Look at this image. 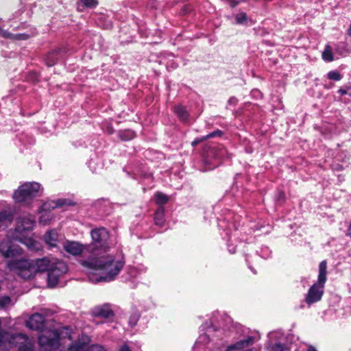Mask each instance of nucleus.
<instances>
[{
	"instance_id": "nucleus-1",
	"label": "nucleus",
	"mask_w": 351,
	"mask_h": 351,
	"mask_svg": "<svg viewBox=\"0 0 351 351\" xmlns=\"http://www.w3.org/2000/svg\"><path fill=\"white\" fill-rule=\"evenodd\" d=\"M81 264L88 270L98 272V274H92L88 276L90 281L97 283L114 280L123 269L125 261L122 258L107 255L90 256L87 260L82 261Z\"/></svg>"
},
{
	"instance_id": "nucleus-2",
	"label": "nucleus",
	"mask_w": 351,
	"mask_h": 351,
	"mask_svg": "<svg viewBox=\"0 0 351 351\" xmlns=\"http://www.w3.org/2000/svg\"><path fill=\"white\" fill-rule=\"evenodd\" d=\"M56 259L54 257L47 256L36 259L34 262L25 259L14 260L8 263V267L10 271L22 278L29 279L34 276L36 271L47 272Z\"/></svg>"
},
{
	"instance_id": "nucleus-3",
	"label": "nucleus",
	"mask_w": 351,
	"mask_h": 351,
	"mask_svg": "<svg viewBox=\"0 0 351 351\" xmlns=\"http://www.w3.org/2000/svg\"><path fill=\"white\" fill-rule=\"evenodd\" d=\"M327 262L322 261L319 265V275L317 282L314 283L308 289L305 297V302L311 305L319 302L324 294V285L327 280Z\"/></svg>"
},
{
	"instance_id": "nucleus-4",
	"label": "nucleus",
	"mask_w": 351,
	"mask_h": 351,
	"mask_svg": "<svg viewBox=\"0 0 351 351\" xmlns=\"http://www.w3.org/2000/svg\"><path fill=\"white\" fill-rule=\"evenodd\" d=\"M91 243L86 245V251L91 254L90 256H96L109 249V233L104 228L92 230Z\"/></svg>"
},
{
	"instance_id": "nucleus-5",
	"label": "nucleus",
	"mask_w": 351,
	"mask_h": 351,
	"mask_svg": "<svg viewBox=\"0 0 351 351\" xmlns=\"http://www.w3.org/2000/svg\"><path fill=\"white\" fill-rule=\"evenodd\" d=\"M40 184L38 182H27L22 184L13 195L18 202H28L40 195Z\"/></svg>"
},
{
	"instance_id": "nucleus-6",
	"label": "nucleus",
	"mask_w": 351,
	"mask_h": 351,
	"mask_svg": "<svg viewBox=\"0 0 351 351\" xmlns=\"http://www.w3.org/2000/svg\"><path fill=\"white\" fill-rule=\"evenodd\" d=\"M53 266L49 267L47 271V282L50 287H55L59 282V280L68 271L66 264L58 259L53 262Z\"/></svg>"
},
{
	"instance_id": "nucleus-7",
	"label": "nucleus",
	"mask_w": 351,
	"mask_h": 351,
	"mask_svg": "<svg viewBox=\"0 0 351 351\" xmlns=\"http://www.w3.org/2000/svg\"><path fill=\"white\" fill-rule=\"evenodd\" d=\"M62 205L63 202H62L61 200H58L57 202H50L43 204L40 210L41 215L39 218V223H43V225L47 224L53 217L49 210L62 206Z\"/></svg>"
},
{
	"instance_id": "nucleus-8",
	"label": "nucleus",
	"mask_w": 351,
	"mask_h": 351,
	"mask_svg": "<svg viewBox=\"0 0 351 351\" xmlns=\"http://www.w3.org/2000/svg\"><path fill=\"white\" fill-rule=\"evenodd\" d=\"M16 340L14 346L18 348V351H35L32 339L22 333H16Z\"/></svg>"
},
{
	"instance_id": "nucleus-9",
	"label": "nucleus",
	"mask_w": 351,
	"mask_h": 351,
	"mask_svg": "<svg viewBox=\"0 0 351 351\" xmlns=\"http://www.w3.org/2000/svg\"><path fill=\"white\" fill-rule=\"evenodd\" d=\"M35 224L34 217L29 215L27 216L21 217L19 219L16 227V230L20 234H23L27 231H30L33 229Z\"/></svg>"
},
{
	"instance_id": "nucleus-10",
	"label": "nucleus",
	"mask_w": 351,
	"mask_h": 351,
	"mask_svg": "<svg viewBox=\"0 0 351 351\" xmlns=\"http://www.w3.org/2000/svg\"><path fill=\"white\" fill-rule=\"evenodd\" d=\"M63 248L66 252L73 256H78L87 252L86 245H83L77 241H66L63 243Z\"/></svg>"
},
{
	"instance_id": "nucleus-11",
	"label": "nucleus",
	"mask_w": 351,
	"mask_h": 351,
	"mask_svg": "<svg viewBox=\"0 0 351 351\" xmlns=\"http://www.w3.org/2000/svg\"><path fill=\"white\" fill-rule=\"evenodd\" d=\"M16 334H11L8 332L0 331V349L6 350L14 345L16 340Z\"/></svg>"
},
{
	"instance_id": "nucleus-12",
	"label": "nucleus",
	"mask_w": 351,
	"mask_h": 351,
	"mask_svg": "<svg viewBox=\"0 0 351 351\" xmlns=\"http://www.w3.org/2000/svg\"><path fill=\"white\" fill-rule=\"evenodd\" d=\"M45 317L40 313L32 315L27 322V326L32 330H38L43 328Z\"/></svg>"
},
{
	"instance_id": "nucleus-13",
	"label": "nucleus",
	"mask_w": 351,
	"mask_h": 351,
	"mask_svg": "<svg viewBox=\"0 0 351 351\" xmlns=\"http://www.w3.org/2000/svg\"><path fill=\"white\" fill-rule=\"evenodd\" d=\"M0 252L5 257H12L18 253L16 248L14 247L12 241L9 239H4L0 243Z\"/></svg>"
},
{
	"instance_id": "nucleus-14",
	"label": "nucleus",
	"mask_w": 351,
	"mask_h": 351,
	"mask_svg": "<svg viewBox=\"0 0 351 351\" xmlns=\"http://www.w3.org/2000/svg\"><path fill=\"white\" fill-rule=\"evenodd\" d=\"M93 314L96 317L109 318L114 315V313L109 304H104L94 308Z\"/></svg>"
},
{
	"instance_id": "nucleus-15",
	"label": "nucleus",
	"mask_w": 351,
	"mask_h": 351,
	"mask_svg": "<svg viewBox=\"0 0 351 351\" xmlns=\"http://www.w3.org/2000/svg\"><path fill=\"white\" fill-rule=\"evenodd\" d=\"M0 36L5 38L14 40H25L29 38V35L27 34H12L6 30H3L0 27Z\"/></svg>"
},
{
	"instance_id": "nucleus-16",
	"label": "nucleus",
	"mask_w": 351,
	"mask_h": 351,
	"mask_svg": "<svg viewBox=\"0 0 351 351\" xmlns=\"http://www.w3.org/2000/svg\"><path fill=\"white\" fill-rule=\"evenodd\" d=\"M44 239L50 247H56L58 241V233L55 230L48 231L44 236Z\"/></svg>"
},
{
	"instance_id": "nucleus-17",
	"label": "nucleus",
	"mask_w": 351,
	"mask_h": 351,
	"mask_svg": "<svg viewBox=\"0 0 351 351\" xmlns=\"http://www.w3.org/2000/svg\"><path fill=\"white\" fill-rule=\"evenodd\" d=\"M13 213L10 210H0V228L7 226L13 221Z\"/></svg>"
},
{
	"instance_id": "nucleus-18",
	"label": "nucleus",
	"mask_w": 351,
	"mask_h": 351,
	"mask_svg": "<svg viewBox=\"0 0 351 351\" xmlns=\"http://www.w3.org/2000/svg\"><path fill=\"white\" fill-rule=\"evenodd\" d=\"M254 342V338L252 337H249L246 339L241 340L234 345L230 346L228 347V351H232L233 350H239L243 348L245 346H247L252 344Z\"/></svg>"
},
{
	"instance_id": "nucleus-19",
	"label": "nucleus",
	"mask_w": 351,
	"mask_h": 351,
	"mask_svg": "<svg viewBox=\"0 0 351 351\" xmlns=\"http://www.w3.org/2000/svg\"><path fill=\"white\" fill-rule=\"evenodd\" d=\"M174 112L183 121L187 120L189 114L186 108L182 106H177L174 108Z\"/></svg>"
},
{
	"instance_id": "nucleus-20",
	"label": "nucleus",
	"mask_w": 351,
	"mask_h": 351,
	"mask_svg": "<svg viewBox=\"0 0 351 351\" xmlns=\"http://www.w3.org/2000/svg\"><path fill=\"white\" fill-rule=\"evenodd\" d=\"M322 58L326 62H332L334 60L332 47L328 45L322 52Z\"/></svg>"
},
{
	"instance_id": "nucleus-21",
	"label": "nucleus",
	"mask_w": 351,
	"mask_h": 351,
	"mask_svg": "<svg viewBox=\"0 0 351 351\" xmlns=\"http://www.w3.org/2000/svg\"><path fill=\"white\" fill-rule=\"evenodd\" d=\"M58 51L49 53L46 58V62L49 66L53 65L58 60Z\"/></svg>"
},
{
	"instance_id": "nucleus-22",
	"label": "nucleus",
	"mask_w": 351,
	"mask_h": 351,
	"mask_svg": "<svg viewBox=\"0 0 351 351\" xmlns=\"http://www.w3.org/2000/svg\"><path fill=\"white\" fill-rule=\"evenodd\" d=\"M155 223L156 225L162 227L164 224V210L163 209L158 210L155 213L154 217Z\"/></svg>"
},
{
	"instance_id": "nucleus-23",
	"label": "nucleus",
	"mask_w": 351,
	"mask_h": 351,
	"mask_svg": "<svg viewBox=\"0 0 351 351\" xmlns=\"http://www.w3.org/2000/svg\"><path fill=\"white\" fill-rule=\"evenodd\" d=\"M156 196V202L157 204L162 205L166 204L169 201V197L164 193L160 192H158L155 195Z\"/></svg>"
},
{
	"instance_id": "nucleus-24",
	"label": "nucleus",
	"mask_w": 351,
	"mask_h": 351,
	"mask_svg": "<svg viewBox=\"0 0 351 351\" xmlns=\"http://www.w3.org/2000/svg\"><path fill=\"white\" fill-rule=\"evenodd\" d=\"M268 351H287L285 346L281 343H270L267 346Z\"/></svg>"
},
{
	"instance_id": "nucleus-25",
	"label": "nucleus",
	"mask_w": 351,
	"mask_h": 351,
	"mask_svg": "<svg viewBox=\"0 0 351 351\" xmlns=\"http://www.w3.org/2000/svg\"><path fill=\"white\" fill-rule=\"evenodd\" d=\"M134 133L132 131H124L120 132L119 136L123 141H129L134 137Z\"/></svg>"
},
{
	"instance_id": "nucleus-26",
	"label": "nucleus",
	"mask_w": 351,
	"mask_h": 351,
	"mask_svg": "<svg viewBox=\"0 0 351 351\" xmlns=\"http://www.w3.org/2000/svg\"><path fill=\"white\" fill-rule=\"evenodd\" d=\"M139 313L138 312H134L130 315L129 318V324L130 326L134 327L136 325L138 319H139Z\"/></svg>"
},
{
	"instance_id": "nucleus-27",
	"label": "nucleus",
	"mask_w": 351,
	"mask_h": 351,
	"mask_svg": "<svg viewBox=\"0 0 351 351\" xmlns=\"http://www.w3.org/2000/svg\"><path fill=\"white\" fill-rule=\"evenodd\" d=\"M11 302V299L8 296L0 297V309L5 308L10 305Z\"/></svg>"
},
{
	"instance_id": "nucleus-28",
	"label": "nucleus",
	"mask_w": 351,
	"mask_h": 351,
	"mask_svg": "<svg viewBox=\"0 0 351 351\" xmlns=\"http://www.w3.org/2000/svg\"><path fill=\"white\" fill-rule=\"evenodd\" d=\"M328 79L334 81H339L341 79L340 73L335 71H331L328 73Z\"/></svg>"
},
{
	"instance_id": "nucleus-29",
	"label": "nucleus",
	"mask_w": 351,
	"mask_h": 351,
	"mask_svg": "<svg viewBox=\"0 0 351 351\" xmlns=\"http://www.w3.org/2000/svg\"><path fill=\"white\" fill-rule=\"evenodd\" d=\"M82 3L88 8L95 7L98 2L97 0H81Z\"/></svg>"
},
{
	"instance_id": "nucleus-30",
	"label": "nucleus",
	"mask_w": 351,
	"mask_h": 351,
	"mask_svg": "<svg viewBox=\"0 0 351 351\" xmlns=\"http://www.w3.org/2000/svg\"><path fill=\"white\" fill-rule=\"evenodd\" d=\"M222 134H223L222 131H221L219 130H217L207 134L206 136H204V139L212 138H215L216 136H222Z\"/></svg>"
},
{
	"instance_id": "nucleus-31",
	"label": "nucleus",
	"mask_w": 351,
	"mask_h": 351,
	"mask_svg": "<svg viewBox=\"0 0 351 351\" xmlns=\"http://www.w3.org/2000/svg\"><path fill=\"white\" fill-rule=\"evenodd\" d=\"M237 23L241 24L247 20V16L245 13H239L236 16Z\"/></svg>"
},
{
	"instance_id": "nucleus-32",
	"label": "nucleus",
	"mask_w": 351,
	"mask_h": 351,
	"mask_svg": "<svg viewBox=\"0 0 351 351\" xmlns=\"http://www.w3.org/2000/svg\"><path fill=\"white\" fill-rule=\"evenodd\" d=\"M209 341V338L207 334L204 333L201 335L198 338V342L206 344Z\"/></svg>"
},
{
	"instance_id": "nucleus-33",
	"label": "nucleus",
	"mask_w": 351,
	"mask_h": 351,
	"mask_svg": "<svg viewBox=\"0 0 351 351\" xmlns=\"http://www.w3.org/2000/svg\"><path fill=\"white\" fill-rule=\"evenodd\" d=\"M226 153V150L223 147H221L219 149V151L217 153L215 154V156L217 158H220L223 156V154Z\"/></svg>"
},
{
	"instance_id": "nucleus-34",
	"label": "nucleus",
	"mask_w": 351,
	"mask_h": 351,
	"mask_svg": "<svg viewBox=\"0 0 351 351\" xmlns=\"http://www.w3.org/2000/svg\"><path fill=\"white\" fill-rule=\"evenodd\" d=\"M26 245H27V247L29 248L36 249V243L34 241L31 240V239L28 240V241L26 243Z\"/></svg>"
},
{
	"instance_id": "nucleus-35",
	"label": "nucleus",
	"mask_w": 351,
	"mask_h": 351,
	"mask_svg": "<svg viewBox=\"0 0 351 351\" xmlns=\"http://www.w3.org/2000/svg\"><path fill=\"white\" fill-rule=\"evenodd\" d=\"M206 139L204 138V136L200 138H197L195 140H194L192 143H191V145L192 146H195L197 145L198 143L202 142L203 141H205Z\"/></svg>"
},
{
	"instance_id": "nucleus-36",
	"label": "nucleus",
	"mask_w": 351,
	"mask_h": 351,
	"mask_svg": "<svg viewBox=\"0 0 351 351\" xmlns=\"http://www.w3.org/2000/svg\"><path fill=\"white\" fill-rule=\"evenodd\" d=\"M119 351H130V350L127 346L124 345L121 348Z\"/></svg>"
},
{
	"instance_id": "nucleus-37",
	"label": "nucleus",
	"mask_w": 351,
	"mask_h": 351,
	"mask_svg": "<svg viewBox=\"0 0 351 351\" xmlns=\"http://www.w3.org/2000/svg\"><path fill=\"white\" fill-rule=\"evenodd\" d=\"M339 92L341 93V94H342V95H346L347 93L346 90H343V89H340L339 90Z\"/></svg>"
},
{
	"instance_id": "nucleus-38",
	"label": "nucleus",
	"mask_w": 351,
	"mask_h": 351,
	"mask_svg": "<svg viewBox=\"0 0 351 351\" xmlns=\"http://www.w3.org/2000/svg\"><path fill=\"white\" fill-rule=\"evenodd\" d=\"M308 351H317V350L313 347H309L308 349Z\"/></svg>"
},
{
	"instance_id": "nucleus-39",
	"label": "nucleus",
	"mask_w": 351,
	"mask_h": 351,
	"mask_svg": "<svg viewBox=\"0 0 351 351\" xmlns=\"http://www.w3.org/2000/svg\"><path fill=\"white\" fill-rule=\"evenodd\" d=\"M348 234L351 237V224L350 225L349 228H348Z\"/></svg>"
},
{
	"instance_id": "nucleus-40",
	"label": "nucleus",
	"mask_w": 351,
	"mask_h": 351,
	"mask_svg": "<svg viewBox=\"0 0 351 351\" xmlns=\"http://www.w3.org/2000/svg\"><path fill=\"white\" fill-rule=\"evenodd\" d=\"M232 253H234L235 250H229Z\"/></svg>"
}]
</instances>
